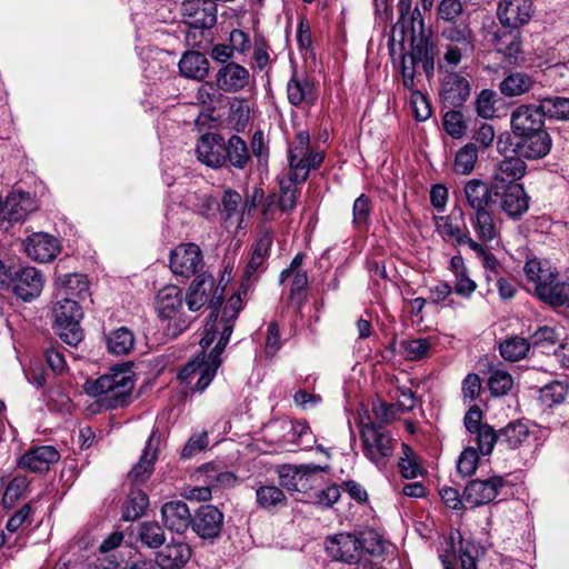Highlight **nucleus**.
<instances>
[{
  "label": "nucleus",
  "mask_w": 569,
  "mask_h": 569,
  "mask_svg": "<svg viewBox=\"0 0 569 569\" xmlns=\"http://www.w3.org/2000/svg\"><path fill=\"white\" fill-rule=\"evenodd\" d=\"M108 350L117 356L129 353L134 346L133 333L126 327L112 331L107 339Z\"/></svg>",
  "instance_id": "obj_45"
},
{
  "label": "nucleus",
  "mask_w": 569,
  "mask_h": 569,
  "mask_svg": "<svg viewBox=\"0 0 569 569\" xmlns=\"http://www.w3.org/2000/svg\"><path fill=\"white\" fill-rule=\"evenodd\" d=\"M287 97L295 107H311L317 101V92L313 82L303 74L292 72L287 83Z\"/></svg>",
  "instance_id": "obj_28"
},
{
  "label": "nucleus",
  "mask_w": 569,
  "mask_h": 569,
  "mask_svg": "<svg viewBox=\"0 0 569 569\" xmlns=\"http://www.w3.org/2000/svg\"><path fill=\"white\" fill-rule=\"evenodd\" d=\"M372 211L371 200L366 194H360L352 206V223L356 228H367Z\"/></svg>",
  "instance_id": "obj_54"
},
{
  "label": "nucleus",
  "mask_w": 569,
  "mask_h": 569,
  "mask_svg": "<svg viewBox=\"0 0 569 569\" xmlns=\"http://www.w3.org/2000/svg\"><path fill=\"white\" fill-rule=\"evenodd\" d=\"M329 467H321L315 463L300 466H283L279 471L280 485L288 490L300 491L306 483L317 475L327 471Z\"/></svg>",
  "instance_id": "obj_24"
},
{
  "label": "nucleus",
  "mask_w": 569,
  "mask_h": 569,
  "mask_svg": "<svg viewBox=\"0 0 569 569\" xmlns=\"http://www.w3.org/2000/svg\"><path fill=\"white\" fill-rule=\"evenodd\" d=\"M308 131H299L289 147V166L293 181H306L310 169L318 168L323 161V153L311 150Z\"/></svg>",
  "instance_id": "obj_6"
},
{
  "label": "nucleus",
  "mask_w": 569,
  "mask_h": 569,
  "mask_svg": "<svg viewBox=\"0 0 569 569\" xmlns=\"http://www.w3.org/2000/svg\"><path fill=\"white\" fill-rule=\"evenodd\" d=\"M367 538L359 539L352 533L340 532L326 539V551L333 560L351 563L359 558L361 549L369 553L379 552L381 547L378 541L377 547H366Z\"/></svg>",
  "instance_id": "obj_8"
},
{
  "label": "nucleus",
  "mask_w": 569,
  "mask_h": 569,
  "mask_svg": "<svg viewBox=\"0 0 569 569\" xmlns=\"http://www.w3.org/2000/svg\"><path fill=\"white\" fill-rule=\"evenodd\" d=\"M196 154L207 167L218 169L226 167L224 139L219 133L202 134L196 144Z\"/></svg>",
  "instance_id": "obj_18"
},
{
  "label": "nucleus",
  "mask_w": 569,
  "mask_h": 569,
  "mask_svg": "<svg viewBox=\"0 0 569 569\" xmlns=\"http://www.w3.org/2000/svg\"><path fill=\"white\" fill-rule=\"evenodd\" d=\"M539 100L546 117L569 121V98L547 97Z\"/></svg>",
  "instance_id": "obj_51"
},
{
  "label": "nucleus",
  "mask_w": 569,
  "mask_h": 569,
  "mask_svg": "<svg viewBox=\"0 0 569 569\" xmlns=\"http://www.w3.org/2000/svg\"><path fill=\"white\" fill-rule=\"evenodd\" d=\"M183 293L177 286L163 287L157 296V311L159 317L169 320L167 332L173 337L188 329L191 319L184 316Z\"/></svg>",
  "instance_id": "obj_5"
},
{
  "label": "nucleus",
  "mask_w": 569,
  "mask_h": 569,
  "mask_svg": "<svg viewBox=\"0 0 569 569\" xmlns=\"http://www.w3.org/2000/svg\"><path fill=\"white\" fill-rule=\"evenodd\" d=\"M192 556L191 547L174 539L157 552L156 563L160 569H182Z\"/></svg>",
  "instance_id": "obj_29"
},
{
  "label": "nucleus",
  "mask_w": 569,
  "mask_h": 569,
  "mask_svg": "<svg viewBox=\"0 0 569 569\" xmlns=\"http://www.w3.org/2000/svg\"><path fill=\"white\" fill-rule=\"evenodd\" d=\"M256 501L259 508L271 511L284 507L287 497L281 488L266 485L256 489Z\"/></svg>",
  "instance_id": "obj_41"
},
{
  "label": "nucleus",
  "mask_w": 569,
  "mask_h": 569,
  "mask_svg": "<svg viewBox=\"0 0 569 569\" xmlns=\"http://www.w3.org/2000/svg\"><path fill=\"white\" fill-rule=\"evenodd\" d=\"M137 540L143 547L158 549L166 541L164 530L157 521L140 522L137 529Z\"/></svg>",
  "instance_id": "obj_42"
},
{
  "label": "nucleus",
  "mask_w": 569,
  "mask_h": 569,
  "mask_svg": "<svg viewBox=\"0 0 569 569\" xmlns=\"http://www.w3.org/2000/svg\"><path fill=\"white\" fill-rule=\"evenodd\" d=\"M527 166L519 157H507L500 160L492 171L491 182L498 190L511 184H519L518 181L525 176Z\"/></svg>",
  "instance_id": "obj_27"
},
{
  "label": "nucleus",
  "mask_w": 569,
  "mask_h": 569,
  "mask_svg": "<svg viewBox=\"0 0 569 569\" xmlns=\"http://www.w3.org/2000/svg\"><path fill=\"white\" fill-rule=\"evenodd\" d=\"M568 393V383L556 380L550 383H547L540 389L539 398L543 405L552 407L565 402Z\"/></svg>",
  "instance_id": "obj_48"
},
{
  "label": "nucleus",
  "mask_w": 569,
  "mask_h": 569,
  "mask_svg": "<svg viewBox=\"0 0 569 569\" xmlns=\"http://www.w3.org/2000/svg\"><path fill=\"white\" fill-rule=\"evenodd\" d=\"M8 281L14 295L23 301H31L40 296L44 278L34 267H22L10 272Z\"/></svg>",
  "instance_id": "obj_11"
},
{
  "label": "nucleus",
  "mask_w": 569,
  "mask_h": 569,
  "mask_svg": "<svg viewBox=\"0 0 569 569\" xmlns=\"http://www.w3.org/2000/svg\"><path fill=\"white\" fill-rule=\"evenodd\" d=\"M251 158H256L258 166H266L269 158V147L264 140L263 132L258 130L253 133L250 149Z\"/></svg>",
  "instance_id": "obj_62"
},
{
  "label": "nucleus",
  "mask_w": 569,
  "mask_h": 569,
  "mask_svg": "<svg viewBox=\"0 0 569 569\" xmlns=\"http://www.w3.org/2000/svg\"><path fill=\"white\" fill-rule=\"evenodd\" d=\"M184 300L190 311H198L209 302L214 312L222 305L223 288L214 284V278L211 273L202 272L190 283Z\"/></svg>",
  "instance_id": "obj_7"
},
{
  "label": "nucleus",
  "mask_w": 569,
  "mask_h": 569,
  "mask_svg": "<svg viewBox=\"0 0 569 569\" xmlns=\"http://www.w3.org/2000/svg\"><path fill=\"white\" fill-rule=\"evenodd\" d=\"M292 283L290 288V299L291 301L301 307L306 301V289L308 287V277L306 271H297L291 274Z\"/></svg>",
  "instance_id": "obj_60"
},
{
  "label": "nucleus",
  "mask_w": 569,
  "mask_h": 569,
  "mask_svg": "<svg viewBox=\"0 0 569 569\" xmlns=\"http://www.w3.org/2000/svg\"><path fill=\"white\" fill-rule=\"evenodd\" d=\"M478 161V149L475 143L469 142L461 147L455 157L453 171L458 174H469Z\"/></svg>",
  "instance_id": "obj_46"
},
{
  "label": "nucleus",
  "mask_w": 569,
  "mask_h": 569,
  "mask_svg": "<svg viewBox=\"0 0 569 569\" xmlns=\"http://www.w3.org/2000/svg\"><path fill=\"white\" fill-rule=\"evenodd\" d=\"M537 81L526 72H511L499 84L500 92L508 98H515L531 91Z\"/></svg>",
  "instance_id": "obj_37"
},
{
  "label": "nucleus",
  "mask_w": 569,
  "mask_h": 569,
  "mask_svg": "<svg viewBox=\"0 0 569 569\" xmlns=\"http://www.w3.org/2000/svg\"><path fill=\"white\" fill-rule=\"evenodd\" d=\"M157 459L158 448L153 446V436H151L146 443L140 459L128 473L129 481L134 486L144 483L152 475Z\"/></svg>",
  "instance_id": "obj_35"
},
{
  "label": "nucleus",
  "mask_w": 569,
  "mask_h": 569,
  "mask_svg": "<svg viewBox=\"0 0 569 569\" xmlns=\"http://www.w3.org/2000/svg\"><path fill=\"white\" fill-rule=\"evenodd\" d=\"M523 272L528 283L533 287L536 296L539 295L540 287L549 286L552 278L559 277L558 270L551 267L548 261L538 258L529 259L523 267Z\"/></svg>",
  "instance_id": "obj_34"
},
{
  "label": "nucleus",
  "mask_w": 569,
  "mask_h": 569,
  "mask_svg": "<svg viewBox=\"0 0 569 569\" xmlns=\"http://www.w3.org/2000/svg\"><path fill=\"white\" fill-rule=\"evenodd\" d=\"M532 13V0H501L497 9L499 21L511 29H518L528 23Z\"/></svg>",
  "instance_id": "obj_21"
},
{
  "label": "nucleus",
  "mask_w": 569,
  "mask_h": 569,
  "mask_svg": "<svg viewBox=\"0 0 569 569\" xmlns=\"http://www.w3.org/2000/svg\"><path fill=\"white\" fill-rule=\"evenodd\" d=\"M496 92L490 89H483L477 96L475 101L476 112L483 119H490L496 113Z\"/></svg>",
  "instance_id": "obj_57"
},
{
  "label": "nucleus",
  "mask_w": 569,
  "mask_h": 569,
  "mask_svg": "<svg viewBox=\"0 0 569 569\" xmlns=\"http://www.w3.org/2000/svg\"><path fill=\"white\" fill-rule=\"evenodd\" d=\"M502 212L512 220H519L529 209V196L522 184H511L499 189L496 201Z\"/></svg>",
  "instance_id": "obj_20"
},
{
  "label": "nucleus",
  "mask_w": 569,
  "mask_h": 569,
  "mask_svg": "<svg viewBox=\"0 0 569 569\" xmlns=\"http://www.w3.org/2000/svg\"><path fill=\"white\" fill-rule=\"evenodd\" d=\"M226 148V166L243 170L251 161V153L247 146V142L239 136L232 134L228 141H224Z\"/></svg>",
  "instance_id": "obj_38"
},
{
  "label": "nucleus",
  "mask_w": 569,
  "mask_h": 569,
  "mask_svg": "<svg viewBox=\"0 0 569 569\" xmlns=\"http://www.w3.org/2000/svg\"><path fill=\"white\" fill-rule=\"evenodd\" d=\"M558 278H552L549 286H541L537 298L553 307L569 306V283Z\"/></svg>",
  "instance_id": "obj_40"
},
{
  "label": "nucleus",
  "mask_w": 569,
  "mask_h": 569,
  "mask_svg": "<svg viewBox=\"0 0 569 569\" xmlns=\"http://www.w3.org/2000/svg\"><path fill=\"white\" fill-rule=\"evenodd\" d=\"M89 292V282L84 274L66 273L56 279V298L84 299Z\"/></svg>",
  "instance_id": "obj_33"
},
{
  "label": "nucleus",
  "mask_w": 569,
  "mask_h": 569,
  "mask_svg": "<svg viewBox=\"0 0 569 569\" xmlns=\"http://www.w3.org/2000/svg\"><path fill=\"white\" fill-rule=\"evenodd\" d=\"M476 435L477 452L481 455H490L492 452L496 442H499V433L495 431L489 425H485L483 428L472 432Z\"/></svg>",
  "instance_id": "obj_56"
},
{
  "label": "nucleus",
  "mask_w": 569,
  "mask_h": 569,
  "mask_svg": "<svg viewBox=\"0 0 569 569\" xmlns=\"http://www.w3.org/2000/svg\"><path fill=\"white\" fill-rule=\"evenodd\" d=\"M181 14L191 29H210L217 22V4L212 0H184Z\"/></svg>",
  "instance_id": "obj_12"
},
{
  "label": "nucleus",
  "mask_w": 569,
  "mask_h": 569,
  "mask_svg": "<svg viewBox=\"0 0 569 569\" xmlns=\"http://www.w3.org/2000/svg\"><path fill=\"white\" fill-rule=\"evenodd\" d=\"M221 365V361H217L216 359L207 360L203 358H196L189 361L179 372L177 378L181 382L191 383V380L194 377H198L194 390L202 392L212 381L216 376L217 369Z\"/></svg>",
  "instance_id": "obj_17"
},
{
  "label": "nucleus",
  "mask_w": 569,
  "mask_h": 569,
  "mask_svg": "<svg viewBox=\"0 0 569 569\" xmlns=\"http://www.w3.org/2000/svg\"><path fill=\"white\" fill-rule=\"evenodd\" d=\"M411 51L405 56L417 64L421 63L423 71L428 77L433 74L435 70V43L430 33H426L423 20L419 21L418 34H411Z\"/></svg>",
  "instance_id": "obj_16"
},
{
  "label": "nucleus",
  "mask_w": 569,
  "mask_h": 569,
  "mask_svg": "<svg viewBox=\"0 0 569 569\" xmlns=\"http://www.w3.org/2000/svg\"><path fill=\"white\" fill-rule=\"evenodd\" d=\"M477 249L471 250L481 259L482 267L488 272L487 280L491 281L493 277L496 278L499 276V269L501 268V264L496 256L489 252L482 243L477 241Z\"/></svg>",
  "instance_id": "obj_58"
},
{
  "label": "nucleus",
  "mask_w": 569,
  "mask_h": 569,
  "mask_svg": "<svg viewBox=\"0 0 569 569\" xmlns=\"http://www.w3.org/2000/svg\"><path fill=\"white\" fill-rule=\"evenodd\" d=\"M403 355L410 361H418L430 356L431 342L428 338H417L401 342Z\"/></svg>",
  "instance_id": "obj_52"
},
{
  "label": "nucleus",
  "mask_w": 569,
  "mask_h": 569,
  "mask_svg": "<svg viewBox=\"0 0 569 569\" xmlns=\"http://www.w3.org/2000/svg\"><path fill=\"white\" fill-rule=\"evenodd\" d=\"M513 137L516 151L520 157L531 160L541 159L551 150L552 140L546 129Z\"/></svg>",
  "instance_id": "obj_19"
},
{
  "label": "nucleus",
  "mask_w": 569,
  "mask_h": 569,
  "mask_svg": "<svg viewBox=\"0 0 569 569\" xmlns=\"http://www.w3.org/2000/svg\"><path fill=\"white\" fill-rule=\"evenodd\" d=\"M437 233L447 242H453L458 246H468L470 249H477V241L470 237L468 229H462L453 223L451 216L433 217Z\"/></svg>",
  "instance_id": "obj_31"
},
{
  "label": "nucleus",
  "mask_w": 569,
  "mask_h": 569,
  "mask_svg": "<svg viewBox=\"0 0 569 569\" xmlns=\"http://www.w3.org/2000/svg\"><path fill=\"white\" fill-rule=\"evenodd\" d=\"M242 309V299L240 293L232 295L224 306L221 315L213 312L210 315L203 330V337L200 340V346L204 352L214 341L216 346L209 352V359L221 361V353L229 342L230 336L233 331L234 321Z\"/></svg>",
  "instance_id": "obj_1"
},
{
  "label": "nucleus",
  "mask_w": 569,
  "mask_h": 569,
  "mask_svg": "<svg viewBox=\"0 0 569 569\" xmlns=\"http://www.w3.org/2000/svg\"><path fill=\"white\" fill-rule=\"evenodd\" d=\"M83 388L87 395L97 398L100 407L111 410L130 402L134 382L128 371L113 370L96 380H87Z\"/></svg>",
  "instance_id": "obj_2"
},
{
  "label": "nucleus",
  "mask_w": 569,
  "mask_h": 569,
  "mask_svg": "<svg viewBox=\"0 0 569 569\" xmlns=\"http://www.w3.org/2000/svg\"><path fill=\"white\" fill-rule=\"evenodd\" d=\"M242 202L241 194L232 189H226L221 199L222 214L224 220H230L232 217L239 214V208Z\"/></svg>",
  "instance_id": "obj_61"
},
{
  "label": "nucleus",
  "mask_w": 569,
  "mask_h": 569,
  "mask_svg": "<svg viewBox=\"0 0 569 569\" xmlns=\"http://www.w3.org/2000/svg\"><path fill=\"white\" fill-rule=\"evenodd\" d=\"M149 506V498L141 489H132L123 505L122 518L133 521L140 518Z\"/></svg>",
  "instance_id": "obj_44"
},
{
  "label": "nucleus",
  "mask_w": 569,
  "mask_h": 569,
  "mask_svg": "<svg viewBox=\"0 0 569 569\" xmlns=\"http://www.w3.org/2000/svg\"><path fill=\"white\" fill-rule=\"evenodd\" d=\"M505 486L506 480L501 476H493L486 480H471L465 487L463 500L472 507L488 505L497 498Z\"/></svg>",
  "instance_id": "obj_15"
},
{
  "label": "nucleus",
  "mask_w": 569,
  "mask_h": 569,
  "mask_svg": "<svg viewBox=\"0 0 569 569\" xmlns=\"http://www.w3.org/2000/svg\"><path fill=\"white\" fill-rule=\"evenodd\" d=\"M169 267L173 274L186 279L202 273L204 260L200 247L192 242L178 244L170 252Z\"/></svg>",
  "instance_id": "obj_9"
},
{
  "label": "nucleus",
  "mask_w": 569,
  "mask_h": 569,
  "mask_svg": "<svg viewBox=\"0 0 569 569\" xmlns=\"http://www.w3.org/2000/svg\"><path fill=\"white\" fill-rule=\"evenodd\" d=\"M446 132L453 139H460L467 133V122L462 112L458 110L447 111L442 119Z\"/></svg>",
  "instance_id": "obj_53"
},
{
  "label": "nucleus",
  "mask_w": 569,
  "mask_h": 569,
  "mask_svg": "<svg viewBox=\"0 0 569 569\" xmlns=\"http://www.w3.org/2000/svg\"><path fill=\"white\" fill-rule=\"evenodd\" d=\"M179 70L183 77L201 81L209 73V60L198 51H187L179 61Z\"/></svg>",
  "instance_id": "obj_36"
},
{
  "label": "nucleus",
  "mask_w": 569,
  "mask_h": 569,
  "mask_svg": "<svg viewBox=\"0 0 569 569\" xmlns=\"http://www.w3.org/2000/svg\"><path fill=\"white\" fill-rule=\"evenodd\" d=\"M513 386L512 377L503 370H495L488 379V387L492 396L500 397L507 395Z\"/></svg>",
  "instance_id": "obj_55"
},
{
  "label": "nucleus",
  "mask_w": 569,
  "mask_h": 569,
  "mask_svg": "<svg viewBox=\"0 0 569 569\" xmlns=\"http://www.w3.org/2000/svg\"><path fill=\"white\" fill-rule=\"evenodd\" d=\"M302 182L303 181H293L291 179V174H289L288 181H284V180L280 181L278 204L282 211L289 212L296 208L297 199L300 193L299 188L297 187V183H302Z\"/></svg>",
  "instance_id": "obj_47"
},
{
  "label": "nucleus",
  "mask_w": 569,
  "mask_h": 569,
  "mask_svg": "<svg viewBox=\"0 0 569 569\" xmlns=\"http://www.w3.org/2000/svg\"><path fill=\"white\" fill-rule=\"evenodd\" d=\"M60 460V453L53 446H34L19 459V467L31 472L43 473Z\"/></svg>",
  "instance_id": "obj_22"
},
{
  "label": "nucleus",
  "mask_w": 569,
  "mask_h": 569,
  "mask_svg": "<svg viewBox=\"0 0 569 569\" xmlns=\"http://www.w3.org/2000/svg\"><path fill=\"white\" fill-rule=\"evenodd\" d=\"M224 516L216 506L203 505L192 516L191 529L203 540H214L220 537Z\"/></svg>",
  "instance_id": "obj_14"
},
{
  "label": "nucleus",
  "mask_w": 569,
  "mask_h": 569,
  "mask_svg": "<svg viewBox=\"0 0 569 569\" xmlns=\"http://www.w3.org/2000/svg\"><path fill=\"white\" fill-rule=\"evenodd\" d=\"M28 487V481L23 477H14L7 486L3 497L2 505L6 508H10L13 506L16 500H18L26 491Z\"/></svg>",
  "instance_id": "obj_59"
},
{
  "label": "nucleus",
  "mask_w": 569,
  "mask_h": 569,
  "mask_svg": "<svg viewBox=\"0 0 569 569\" xmlns=\"http://www.w3.org/2000/svg\"><path fill=\"white\" fill-rule=\"evenodd\" d=\"M161 520L168 530L182 535L191 527L192 516L186 502L174 500L161 507Z\"/></svg>",
  "instance_id": "obj_26"
},
{
  "label": "nucleus",
  "mask_w": 569,
  "mask_h": 569,
  "mask_svg": "<svg viewBox=\"0 0 569 569\" xmlns=\"http://www.w3.org/2000/svg\"><path fill=\"white\" fill-rule=\"evenodd\" d=\"M360 438L363 455L377 467H386L395 449L390 433L368 418L367 422L360 423Z\"/></svg>",
  "instance_id": "obj_3"
},
{
  "label": "nucleus",
  "mask_w": 569,
  "mask_h": 569,
  "mask_svg": "<svg viewBox=\"0 0 569 569\" xmlns=\"http://www.w3.org/2000/svg\"><path fill=\"white\" fill-rule=\"evenodd\" d=\"M545 111L540 100L538 103H522L510 113V128L513 136L545 129Z\"/></svg>",
  "instance_id": "obj_10"
},
{
  "label": "nucleus",
  "mask_w": 569,
  "mask_h": 569,
  "mask_svg": "<svg viewBox=\"0 0 569 569\" xmlns=\"http://www.w3.org/2000/svg\"><path fill=\"white\" fill-rule=\"evenodd\" d=\"M441 36L450 41V44L465 46V49H473V37L467 24H450L442 29Z\"/></svg>",
  "instance_id": "obj_50"
},
{
  "label": "nucleus",
  "mask_w": 569,
  "mask_h": 569,
  "mask_svg": "<svg viewBox=\"0 0 569 569\" xmlns=\"http://www.w3.org/2000/svg\"><path fill=\"white\" fill-rule=\"evenodd\" d=\"M469 222L480 243L491 242L500 237V227L493 208L470 212Z\"/></svg>",
  "instance_id": "obj_30"
},
{
  "label": "nucleus",
  "mask_w": 569,
  "mask_h": 569,
  "mask_svg": "<svg viewBox=\"0 0 569 569\" xmlns=\"http://www.w3.org/2000/svg\"><path fill=\"white\" fill-rule=\"evenodd\" d=\"M59 250L58 240L43 232L30 236L26 244L28 257L39 262L52 260L58 254Z\"/></svg>",
  "instance_id": "obj_32"
},
{
  "label": "nucleus",
  "mask_w": 569,
  "mask_h": 569,
  "mask_svg": "<svg viewBox=\"0 0 569 569\" xmlns=\"http://www.w3.org/2000/svg\"><path fill=\"white\" fill-rule=\"evenodd\" d=\"M529 437L528 426L520 421L508 423L499 431V443L506 446L508 449H516L521 446Z\"/></svg>",
  "instance_id": "obj_43"
},
{
  "label": "nucleus",
  "mask_w": 569,
  "mask_h": 569,
  "mask_svg": "<svg viewBox=\"0 0 569 569\" xmlns=\"http://www.w3.org/2000/svg\"><path fill=\"white\" fill-rule=\"evenodd\" d=\"M250 82V72L237 62H227L216 73V86L223 92L236 93Z\"/></svg>",
  "instance_id": "obj_23"
},
{
  "label": "nucleus",
  "mask_w": 569,
  "mask_h": 569,
  "mask_svg": "<svg viewBox=\"0 0 569 569\" xmlns=\"http://www.w3.org/2000/svg\"><path fill=\"white\" fill-rule=\"evenodd\" d=\"M529 348L530 343L525 338L512 337L501 342L499 350L503 359L515 362L526 357Z\"/></svg>",
  "instance_id": "obj_49"
},
{
  "label": "nucleus",
  "mask_w": 569,
  "mask_h": 569,
  "mask_svg": "<svg viewBox=\"0 0 569 569\" xmlns=\"http://www.w3.org/2000/svg\"><path fill=\"white\" fill-rule=\"evenodd\" d=\"M469 80L459 72L447 73L441 81L440 96L451 107H461L470 97Z\"/></svg>",
  "instance_id": "obj_25"
},
{
  "label": "nucleus",
  "mask_w": 569,
  "mask_h": 569,
  "mask_svg": "<svg viewBox=\"0 0 569 569\" xmlns=\"http://www.w3.org/2000/svg\"><path fill=\"white\" fill-rule=\"evenodd\" d=\"M560 340V335L551 327H541L531 336V345L541 349H549Z\"/></svg>",
  "instance_id": "obj_63"
},
{
  "label": "nucleus",
  "mask_w": 569,
  "mask_h": 569,
  "mask_svg": "<svg viewBox=\"0 0 569 569\" xmlns=\"http://www.w3.org/2000/svg\"><path fill=\"white\" fill-rule=\"evenodd\" d=\"M498 192L497 186L492 182L475 178L465 182L462 198L466 207L473 212L493 208Z\"/></svg>",
  "instance_id": "obj_13"
},
{
  "label": "nucleus",
  "mask_w": 569,
  "mask_h": 569,
  "mask_svg": "<svg viewBox=\"0 0 569 569\" xmlns=\"http://www.w3.org/2000/svg\"><path fill=\"white\" fill-rule=\"evenodd\" d=\"M479 462V455L472 447L465 449L457 462L458 472L465 477L475 473Z\"/></svg>",
  "instance_id": "obj_64"
},
{
  "label": "nucleus",
  "mask_w": 569,
  "mask_h": 569,
  "mask_svg": "<svg viewBox=\"0 0 569 569\" xmlns=\"http://www.w3.org/2000/svg\"><path fill=\"white\" fill-rule=\"evenodd\" d=\"M56 299L52 313L57 333L63 342L77 346L83 338L80 328V320L83 316L82 309L74 299Z\"/></svg>",
  "instance_id": "obj_4"
},
{
  "label": "nucleus",
  "mask_w": 569,
  "mask_h": 569,
  "mask_svg": "<svg viewBox=\"0 0 569 569\" xmlns=\"http://www.w3.org/2000/svg\"><path fill=\"white\" fill-rule=\"evenodd\" d=\"M493 46L498 53L510 62L521 52L520 33L518 29H502L493 33Z\"/></svg>",
  "instance_id": "obj_39"
}]
</instances>
